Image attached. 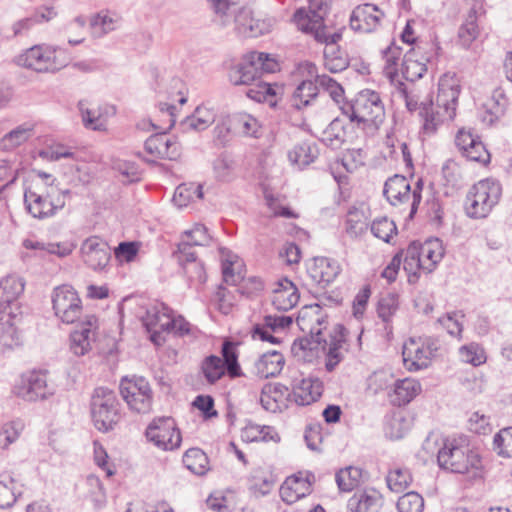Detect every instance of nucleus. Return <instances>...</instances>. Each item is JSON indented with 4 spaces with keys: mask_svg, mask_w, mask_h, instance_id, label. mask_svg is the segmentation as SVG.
<instances>
[{
    "mask_svg": "<svg viewBox=\"0 0 512 512\" xmlns=\"http://www.w3.org/2000/svg\"><path fill=\"white\" fill-rule=\"evenodd\" d=\"M460 94V85L454 75L445 74L439 79L436 104H422L420 118L424 135H433L447 120H453Z\"/></svg>",
    "mask_w": 512,
    "mask_h": 512,
    "instance_id": "1",
    "label": "nucleus"
},
{
    "mask_svg": "<svg viewBox=\"0 0 512 512\" xmlns=\"http://www.w3.org/2000/svg\"><path fill=\"white\" fill-rule=\"evenodd\" d=\"M308 2V8H299L293 15V21L298 30L313 37L317 43L340 41L341 32L329 33L324 24L329 0H309Z\"/></svg>",
    "mask_w": 512,
    "mask_h": 512,
    "instance_id": "2",
    "label": "nucleus"
},
{
    "mask_svg": "<svg viewBox=\"0 0 512 512\" xmlns=\"http://www.w3.org/2000/svg\"><path fill=\"white\" fill-rule=\"evenodd\" d=\"M437 462L443 470L464 474L479 467L480 457L470 447L467 438L461 436L444 440L437 453Z\"/></svg>",
    "mask_w": 512,
    "mask_h": 512,
    "instance_id": "3",
    "label": "nucleus"
},
{
    "mask_svg": "<svg viewBox=\"0 0 512 512\" xmlns=\"http://www.w3.org/2000/svg\"><path fill=\"white\" fill-rule=\"evenodd\" d=\"M340 109L351 122H357L363 127L378 128L385 119V109L380 95L369 89L358 93L352 102H345Z\"/></svg>",
    "mask_w": 512,
    "mask_h": 512,
    "instance_id": "4",
    "label": "nucleus"
},
{
    "mask_svg": "<svg viewBox=\"0 0 512 512\" xmlns=\"http://www.w3.org/2000/svg\"><path fill=\"white\" fill-rule=\"evenodd\" d=\"M278 69V63L263 52H250L229 70V81L235 86L253 85L264 74Z\"/></svg>",
    "mask_w": 512,
    "mask_h": 512,
    "instance_id": "5",
    "label": "nucleus"
},
{
    "mask_svg": "<svg viewBox=\"0 0 512 512\" xmlns=\"http://www.w3.org/2000/svg\"><path fill=\"white\" fill-rule=\"evenodd\" d=\"M90 406L94 426L101 432L113 430L121 419L120 402L115 392L108 388H96Z\"/></svg>",
    "mask_w": 512,
    "mask_h": 512,
    "instance_id": "6",
    "label": "nucleus"
},
{
    "mask_svg": "<svg viewBox=\"0 0 512 512\" xmlns=\"http://www.w3.org/2000/svg\"><path fill=\"white\" fill-rule=\"evenodd\" d=\"M24 287L23 278L17 275H8L0 280V336L14 333V309H18L17 299Z\"/></svg>",
    "mask_w": 512,
    "mask_h": 512,
    "instance_id": "7",
    "label": "nucleus"
},
{
    "mask_svg": "<svg viewBox=\"0 0 512 512\" xmlns=\"http://www.w3.org/2000/svg\"><path fill=\"white\" fill-rule=\"evenodd\" d=\"M59 49L49 44H37L15 58L17 65L39 73L56 72L65 64L58 60Z\"/></svg>",
    "mask_w": 512,
    "mask_h": 512,
    "instance_id": "8",
    "label": "nucleus"
},
{
    "mask_svg": "<svg viewBox=\"0 0 512 512\" xmlns=\"http://www.w3.org/2000/svg\"><path fill=\"white\" fill-rule=\"evenodd\" d=\"M296 322L302 331L308 330L311 339L301 338L298 343L295 341L293 350L299 346L301 350H314L321 344V326L326 322L325 317L321 314V306L319 304H311L304 306L298 313Z\"/></svg>",
    "mask_w": 512,
    "mask_h": 512,
    "instance_id": "9",
    "label": "nucleus"
},
{
    "mask_svg": "<svg viewBox=\"0 0 512 512\" xmlns=\"http://www.w3.org/2000/svg\"><path fill=\"white\" fill-rule=\"evenodd\" d=\"M120 393L131 410L142 414L152 410L153 393L149 382L144 377L123 378L120 383Z\"/></svg>",
    "mask_w": 512,
    "mask_h": 512,
    "instance_id": "10",
    "label": "nucleus"
},
{
    "mask_svg": "<svg viewBox=\"0 0 512 512\" xmlns=\"http://www.w3.org/2000/svg\"><path fill=\"white\" fill-rule=\"evenodd\" d=\"M145 436L157 448L171 451L180 447L182 437L176 422L172 417L154 418L146 428Z\"/></svg>",
    "mask_w": 512,
    "mask_h": 512,
    "instance_id": "11",
    "label": "nucleus"
},
{
    "mask_svg": "<svg viewBox=\"0 0 512 512\" xmlns=\"http://www.w3.org/2000/svg\"><path fill=\"white\" fill-rule=\"evenodd\" d=\"M52 307L55 316L63 323L72 324L80 319L83 306L77 291L70 285L54 288Z\"/></svg>",
    "mask_w": 512,
    "mask_h": 512,
    "instance_id": "12",
    "label": "nucleus"
},
{
    "mask_svg": "<svg viewBox=\"0 0 512 512\" xmlns=\"http://www.w3.org/2000/svg\"><path fill=\"white\" fill-rule=\"evenodd\" d=\"M438 47L433 43L416 44L405 53L401 73L407 81L420 79L427 71L426 64L436 58Z\"/></svg>",
    "mask_w": 512,
    "mask_h": 512,
    "instance_id": "13",
    "label": "nucleus"
},
{
    "mask_svg": "<svg viewBox=\"0 0 512 512\" xmlns=\"http://www.w3.org/2000/svg\"><path fill=\"white\" fill-rule=\"evenodd\" d=\"M14 389L18 397L28 402L46 400L55 393L54 387L48 384L46 372L36 370L23 373Z\"/></svg>",
    "mask_w": 512,
    "mask_h": 512,
    "instance_id": "14",
    "label": "nucleus"
},
{
    "mask_svg": "<svg viewBox=\"0 0 512 512\" xmlns=\"http://www.w3.org/2000/svg\"><path fill=\"white\" fill-rule=\"evenodd\" d=\"M172 311L164 304L158 303L147 309L142 317L143 326L150 334V340L157 346L165 342L164 333L169 330Z\"/></svg>",
    "mask_w": 512,
    "mask_h": 512,
    "instance_id": "15",
    "label": "nucleus"
},
{
    "mask_svg": "<svg viewBox=\"0 0 512 512\" xmlns=\"http://www.w3.org/2000/svg\"><path fill=\"white\" fill-rule=\"evenodd\" d=\"M235 30L242 37H259L269 33L274 26L270 17L255 18L249 8H241L234 17Z\"/></svg>",
    "mask_w": 512,
    "mask_h": 512,
    "instance_id": "16",
    "label": "nucleus"
},
{
    "mask_svg": "<svg viewBox=\"0 0 512 512\" xmlns=\"http://www.w3.org/2000/svg\"><path fill=\"white\" fill-rule=\"evenodd\" d=\"M347 329L342 324H336L329 335V339L321 340L323 352L325 354V369L332 372L344 359V352L347 341Z\"/></svg>",
    "mask_w": 512,
    "mask_h": 512,
    "instance_id": "17",
    "label": "nucleus"
},
{
    "mask_svg": "<svg viewBox=\"0 0 512 512\" xmlns=\"http://www.w3.org/2000/svg\"><path fill=\"white\" fill-rule=\"evenodd\" d=\"M455 144L464 157L470 161L486 165L490 162V153L478 135L471 130L460 129L455 137Z\"/></svg>",
    "mask_w": 512,
    "mask_h": 512,
    "instance_id": "18",
    "label": "nucleus"
},
{
    "mask_svg": "<svg viewBox=\"0 0 512 512\" xmlns=\"http://www.w3.org/2000/svg\"><path fill=\"white\" fill-rule=\"evenodd\" d=\"M28 212L35 218L53 215L65 205L66 194H23Z\"/></svg>",
    "mask_w": 512,
    "mask_h": 512,
    "instance_id": "19",
    "label": "nucleus"
},
{
    "mask_svg": "<svg viewBox=\"0 0 512 512\" xmlns=\"http://www.w3.org/2000/svg\"><path fill=\"white\" fill-rule=\"evenodd\" d=\"M98 319L89 314L79 324V328L70 334V351L75 356H84L91 350V344L95 340Z\"/></svg>",
    "mask_w": 512,
    "mask_h": 512,
    "instance_id": "20",
    "label": "nucleus"
},
{
    "mask_svg": "<svg viewBox=\"0 0 512 512\" xmlns=\"http://www.w3.org/2000/svg\"><path fill=\"white\" fill-rule=\"evenodd\" d=\"M145 151L151 156L148 162H155L157 159L174 160L180 155V146L165 132L151 135L144 145Z\"/></svg>",
    "mask_w": 512,
    "mask_h": 512,
    "instance_id": "21",
    "label": "nucleus"
},
{
    "mask_svg": "<svg viewBox=\"0 0 512 512\" xmlns=\"http://www.w3.org/2000/svg\"><path fill=\"white\" fill-rule=\"evenodd\" d=\"M193 246L190 241L181 238L173 256L190 280L203 283L206 280L205 270L202 263L196 260Z\"/></svg>",
    "mask_w": 512,
    "mask_h": 512,
    "instance_id": "22",
    "label": "nucleus"
},
{
    "mask_svg": "<svg viewBox=\"0 0 512 512\" xmlns=\"http://www.w3.org/2000/svg\"><path fill=\"white\" fill-rule=\"evenodd\" d=\"M383 17L384 13L376 5L365 3L352 11L350 26L355 31L370 33L380 26Z\"/></svg>",
    "mask_w": 512,
    "mask_h": 512,
    "instance_id": "23",
    "label": "nucleus"
},
{
    "mask_svg": "<svg viewBox=\"0 0 512 512\" xmlns=\"http://www.w3.org/2000/svg\"><path fill=\"white\" fill-rule=\"evenodd\" d=\"M81 252L85 264L94 270L105 268L111 258L108 244L98 237L86 239L81 246Z\"/></svg>",
    "mask_w": 512,
    "mask_h": 512,
    "instance_id": "24",
    "label": "nucleus"
},
{
    "mask_svg": "<svg viewBox=\"0 0 512 512\" xmlns=\"http://www.w3.org/2000/svg\"><path fill=\"white\" fill-rule=\"evenodd\" d=\"M339 272V265L334 260L326 257L315 258L307 270L311 281L322 288L333 282Z\"/></svg>",
    "mask_w": 512,
    "mask_h": 512,
    "instance_id": "25",
    "label": "nucleus"
},
{
    "mask_svg": "<svg viewBox=\"0 0 512 512\" xmlns=\"http://www.w3.org/2000/svg\"><path fill=\"white\" fill-rule=\"evenodd\" d=\"M382 505V495L371 488L356 491L347 502V510L348 512H378Z\"/></svg>",
    "mask_w": 512,
    "mask_h": 512,
    "instance_id": "26",
    "label": "nucleus"
},
{
    "mask_svg": "<svg viewBox=\"0 0 512 512\" xmlns=\"http://www.w3.org/2000/svg\"><path fill=\"white\" fill-rule=\"evenodd\" d=\"M323 392V383L318 378H303L293 387L292 400L299 406L317 401Z\"/></svg>",
    "mask_w": 512,
    "mask_h": 512,
    "instance_id": "27",
    "label": "nucleus"
},
{
    "mask_svg": "<svg viewBox=\"0 0 512 512\" xmlns=\"http://www.w3.org/2000/svg\"><path fill=\"white\" fill-rule=\"evenodd\" d=\"M501 194H467L464 208L470 218H485L499 202Z\"/></svg>",
    "mask_w": 512,
    "mask_h": 512,
    "instance_id": "28",
    "label": "nucleus"
},
{
    "mask_svg": "<svg viewBox=\"0 0 512 512\" xmlns=\"http://www.w3.org/2000/svg\"><path fill=\"white\" fill-rule=\"evenodd\" d=\"M403 362L409 371H419L429 366L431 353L421 343L410 339L403 347Z\"/></svg>",
    "mask_w": 512,
    "mask_h": 512,
    "instance_id": "29",
    "label": "nucleus"
},
{
    "mask_svg": "<svg viewBox=\"0 0 512 512\" xmlns=\"http://www.w3.org/2000/svg\"><path fill=\"white\" fill-rule=\"evenodd\" d=\"M23 494V485L10 471L0 473V508L12 507Z\"/></svg>",
    "mask_w": 512,
    "mask_h": 512,
    "instance_id": "30",
    "label": "nucleus"
},
{
    "mask_svg": "<svg viewBox=\"0 0 512 512\" xmlns=\"http://www.w3.org/2000/svg\"><path fill=\"white\" fill-rule=\"evenodd\" d=\"M299 301L296 286L287 278L278 282V288L273 291L272 304L279 311L292 309Z\"/></svg>",
    "mask_w": 512,
    "mask_h": 512,
    "instance_id": "31",
    "label": "nucleus"
},
{
    "mask_svg": "<svg viewBox=\"0 0 512 512\" xmlns=\"http://www.w3.org/2000/svg\"><path fill=\"white\" fill-rule=\"evenodd\" d=\"M79 109L82 116L83 125L87 129L95 131H104L107 127V117L109 114H114L115 109L112 106H105L103 108H88L83 101L79 102Z\"/></svg>",
    "mask_w": 512,
    "mask_h": 512,
    "instance_id": "32",
    "label": "nucleus"
},
{
    "mask_svg": "<svg viewBox=\"0 0 512 512\" xmlns=\"http://www.w3.org/2000/svg\"><path fill=\"white\" fill-rule=\"evenodd\" d=\"M284 364L282 353L276 350L266 352L255 362V374L262 379L275 377L280 374Z\"/></svg>",
    "mask_w": 512,
    "mask_h": 512,
    "instance_id": "33",
    "label": "nucleus"
},
{
    "mask_svg": "<svg viewBox=\"0 0 512 512\" xmlns=\"http://www.w3.org/2000/svg\"><path fill=\"white\" fill-rule=\"evenodd\" d=\"M420 384L410 378L399 379L394 383L393 392L389 394V399L394 406H404L411 402L420 392Z\"/></svg>",
    "mask_w": 512,
    "mask_h": 512,
    "instance_id": "34",
    "label": "nucleus"
},
{
    "mask_svg": "<svg viewBox=\"0 0 512 512\" xmlns=\"http://www.w3.org/2000/svg\"><path fill=\"white\" fill-rule=\"evenodd\" d=\"M233 132L243 136L259 138L261 136L262 126L257 118L245 112H239L228 117Z\"/></svg>",
    "mask_w": 512,
    "mask_h": 512,
    "instance_id": "35",
    "label": "nucleus"
},
{
    "mask_svg": "<svg viewBox=\"0 0 512 512\" xmlns=\"http://www.w3.org/2000/svg\"><path fill=\"white\" fill-rule=\"evenodd\" d=\"M311 491V484L299 477L290 476L280 487V497L287 504H293Z\"/></svg>",
    "mask_w": 512,
    "mask_h": 512,
    "instance_id": "36",
    "label": "nucleus"
},
{
    "mask_svg": "<svg viewBox=\"0 0 512 512\" xmlns=\"http://www.w3.org/2000/svg\"><path fill=\"white\" fill-rule=\"evenodd\" d=\"M281 93L282 87L278 84H270L265 81H259L248 89L246 95L256 102H264L267 103L270 107H276Z\"/></svg>",
    "mask_w": 512,
    "mask_h": 512,
    "instance_id": "37",
    "label": "nucleus"
},
{
    "mask_svg": "<svg viewBox=\"0 0 512 512\" xmlns=\"http://www.w3.org/2000/svg\"><path fill=\"white\" fill-rule=\"evenodd\" d=\"M216 120V113L212 108L198 106L194 113L187 116L181 126L184 131H203Z\"/></svg>",
    "mask_w": 512,
    "mask_h": 512,
    "instance_id": "38",
    "label": "nucleus"
},
{
    "mask_svg": "<svg viewBox=\"0 0 512 512\" xmlns=\"http://www.w3.org/2000/svg\"><path fill=\"white\" fill-rule=\"evenodd\" d=\"M403 252L401 253V255ZM403 269L407 273L408 282L414 284L419 279V270H424L425 260L418 250V242H412L404 252Z\"/></svg>",
    "mask_w": 512,
    "mask_h": 512,
    "instance_id": "39",
    "label": "nucleus"
},
{
    "mask_svg": "<svg viewBox=\"0 0 512 512\" xmlns=\"http://www.w3.org/2000/svg\"><path fill=\"white\" fill-rule=\"evenodd\" d=\"M418 250L425 260L424 271L432 272L444 256L442 241L438 238L426 240L423 244L418 243Z\"/></svg>",
    "mask_w": 512,
    "mask_h": 512,
    "instance_id": "40",
    "label": "nucleus"
},
{
    "mask_svg": "<svg viewBox=\"0 0 512 512\" xmlns=\"http://www.w3.org/2000/svg\"><path fill=\"white\" fill-rule=\"evenodd\" d=\"M338 42L339 41L323 43L325 45L324 65L325 68L332 73L341 72L349 65L347 55L336 45Z\"/></svg>",
    "mask_w": 512,
    "mask_h": 512,
    "instance_id": "41",
    "label": "nucleus"
},
{
    "mask_svg": "<svg viewBox=\"0 0 512 512\" xmlns=\"http://www.w3.org/2000/svg\"><path fill=\"white\" fill-rule=\"evenodd\" d=\"M318 148L315 144L302 142L293 147L288 153L290 162L299 168H304L313 163L318 157Z\"/></svg>",
    "mask_w": 512,
    "mask_h": 512,
    "instance_id": "42",
    "label": "nucleus"
},
{
    "mask_svg": "<svg viewBox=\"0 0 512 512\" xmlns=\"http://www.w3.org/2000/svg\"><path fill=\"white\" fill-rule=\"evenodd\" d=\"M33 135V127L20 125L5 134L0 140V149L11 151L27 142Z\"/></svg>",
    "mask_w": 512,
    "mask_h": 512,
    "instance_id": "43",
    "label": "nucleus"
},
{
    "mask_svg": "<svg viewBox=\"0 0 512 512\" xmlns=\"http://www.w3.org/2000/svg\"><path fill=\"white\" fill-rule=\"evenodd\" d=\"M346 130L342 120L339 118L334 119L323 130L320 140L332 149H339L345 142Z\"/></svg>",
    "mask_w": 512,
    "mask_h": 512,
    "instance_id": "44",
    "label": "nucleus"
},
{
    "mask_svg": "<svg viewBox=\"0 0 512 512\" xmlns=\"http://www.w3.org/2000/svg\"><path fill=\"white\" fill-rule=\"evenodd\" d=\"M200 369L207 383L211 385L215 384L227 373L221 357L216 355L205 357L201 362Z\"/></svg>",
    "mask_w": 512,
    "mask_h": 512,
    "instance_id": "45",
    "label": "nucleus"
},
{
    "mask_svg": "<svg viewBox=\"0 0 512 512\" xmlns=\"http://www.w3.org/2000/svg\"><path fill=\"white\" fill-rule=\"evenodd\" d=\"M319 93L316 81L304 80L295 89L292 96V104L297 109L308 106Z\"/></svg>",
    "mask_w": 512,
    "mask_h": 512,
    "instance_id": "46",
    "label": "nucleus"
},
{
    "mask_svg": "<svg viewBox=\"0 0 512 512\" xmlns=\"http://www.w3.org/2000/svg\"><path fill=\"white\" fill-rule=\"evenodd\" d=\"M183 464L196 475H203L208 470V457L199 448H190L183 455Z\"/></svg>",
    "mask_w": 512,
    "mask_h": 512,
    "instance_id": "47",
    "label": "nucleus"
},
{
    "mask_svg": "<svg viewBox=\"0 0 512 512\" xmlns=\"http://www.w3.org/2000/svg\"><path fill=\"white\" fill-rule=\"evenodd\" d=\"M401 57L402 48L394 42L382 51V59L384 61L383 73L386 77L394 79L397 76Z\"/></svg>",
    "mask_w": 512,
    "mask_h": 512,
    "instance_id": "48",
    "label": "nucleus"
},
{
    "mask_svg": "<svg viewBox=\"0 0 512 512\" xmlns=\"http://www.w3.org/2000/svg\"><path fill=\"white\" fill-rule=\"evenodd\" d=\"M221 355L228 376L232 379L242 376L241 367L238 362L237 349L233 342L225 341L222 344Z\"/></svg>",
    "mask_w": 512,
    "mask_h": 512,
    "instance_id": "49",
    "label": "nucleus"
},
{
    "mask_svg": "<svg viewBox=\"0 0 512 512\" xmlns=\"http://www.w3.org/2000/svg\"><path fill=\"white\" fill-rule=\"evenodd\" d=\"M480 30L477 24L475 14H469L458 30V42L465 48H470L471 44L479 36Z\"/></svg>",
    "mask_w": 512,
    "mask_h": 512,
    "instance_id": "50",
    "label": "nucleus"
},
{
    "mask_svg": "<svg viewBox=\"0 0 512 512\" xmlns=\"http://www.w3.org/2000/svg\"><path fill=\"white\" fill-rule=\"evenodd\" d=\"M412 480L411 472L407 468H395L390 470L386 477L388 488L395 493L406 490L412 483Z\"/></svg>",
    "mask_w": 512,
    "mask_h": 512,
    "instance_id": "51",
    "label": "nucleus"
},
{
    "mask_svg": "<svg viewBox=\"0 0 512 512\" xmlns=\"http://www.w3.org/2000/svg\"><path fill=\"white\" fill-rule=\"evenodd\" d=\"M362 477V470L357 467H347L336 473V483L341 491L349 492L357 487Z\"/></svg>",
    "mask_w": 512,
    "mask_h": 512,
    "instance_id": "52",
    "label": "nucleus"
},
{
    "mask_svg": "<svg viewBox=\"0 0 512 512\" xmlns=\"http://www.w3.org/2000/svg\"><path fill=\"white\" fill-rule=\"evenodd\" d=\"M460 359L473 366H480L486 362V353L484 348L478 343L471 342L459 348Z\"/></svg>",
    "mask_w": 512,
    "mask_h": 512,
    "instance_id": "53",
    "label": "nucleus"
},
{
    "mask_svg": "<svg viewBox=\"0 0 512 512\" xmlns=\"http://www.w3.org/2000/svg\"><path fill=\"white\" fill-rule=\"evenodd\" d=\"M24 425L20 420L4 423L0 427V448L7 449L16 442L23 431Z\"/></svg>",
    "mask_w": 512,
    "mask_h": 512,
    "instance_id": "54",
    "label": "nucleus"
},
{
    "mask_svg": "<svg viewBox=\"0 0 512 512\" xmlns=\"http://www.w3.org/2000/svg\"><path fill=\"white\" fill-rule=\"evenodd\" d=\"M364 214L356 207H351L348 210L347 219L345 222V231L351 238H356L361 235L365 229Z\"/></svg>",
    "mask_w": 512,
    "mask_h": 512,
    "instance_id": "55",
    "label": "nucleus"
},
{
    "mask_svg": "<svg viewBox=\"0 0 512 512\" xmlns=\"http://www.w3.org/2000/svg\"><path fill=\"white\" fill-rule=\"evenodd\" d=\"M116 20L108 14L99 13L92 17L90 21L91 33L96 38H101L105 34L115 29Z\"/></svg>",
    "mask_w": 512,
    "mask_h": 512,
    "instance_id": "56",
    "label": "nucleus"
},
{
    "mask_svg": "<svg viewBox=\"0 0 512 512\" xmlns=\"http://www.w3.org/2000/svg\"><path fill=\"white\" fill-rule=\"evenodd\" d=\"M494 450L506 458H512V427L501 429L493 439Z\"/></svg>",
    "mask_w": 512,
    "mask_h": 512,
    "instance_id": "57",
    "label": "nucleus"
},
{
    "mask_svg": "<svg viewBox=\"0 0 512 512\" xmlns=\"http://www.w3.org/2000/svg\"><path fill=\"white\" fill-rule=\"evenodd\" d=\"M181 238L190 241L194 246H208L212 239L207 227L201 223H196L191 229L184 231Z\"/></svg>",
    "mask_w": 512,
    "mask_h": 512,
    "instance_id": "58",
    "label": "nucleus"
},
{
    "mask_svg": "<svg viewBox=\"0 0 512 512\" xmlns=\"http://www.w3.org/2000/svg\"><path fill=\"white\" fill-rule=\"evenodd\" d=\"M371 232L375 237L389 243L392 236L397 233V227L392 220L383 217L372 222Z\"/></svg>",
    "mask_w": 512,
    "mask_h": 512,
    "instance_id": "59",
    "label": "nucleus"
},
{
    "mask_svg": "<svg viewBox=\"0 0 512 512\" xmlns=\"http://www.w3.org/2000/svg\"><path fill=\"white\" fill-rule=\"evenodd\" d=\"M397 509L399 512H423L424 499L417 492H408L398 499Z\"/></svg>",
    "mask_w": 512,
    "mask_h": 512,
    "instance_id": "60",
    "label": "nucleus"
},
{
    "mask_svg": "<svg viewBox=\"0 0 512 512\" xmlns=\"http://www.w3.org/2000/svg\"><path fill=\"white\" fill-rule=\"evenodd\" d=\"M315 81L318 85V88L323 89L325 92L329 94V96L339 104L342 100L344 90L342 86L336 82L332 77L322 74L315 75Z\"/></svg>",
    "mask_w": 512,
    "mask_h": 512,
    "instance_id": "61",
    "label": "nucleus"
},
{
    "mask_svg": "<svg viewBox=\"0 0 512 512\" xmlns=\"http://www.w3.org/2000/svg\"><path fill=\"white\" fill-rule=\"evenodd\" d=\"M459 317L464 318V314L462 312L447 313L444 316L439 317L437 319V323L440 324L448 334L461 339L463 325L460 322Z\"/></svg>",
    "mask_w": 512,
    "mask_h": 512,
    "instance_id": "62",
    "label": "nucleus"
},
{
    "mask_svg": "<svg viewBox=\"0 0 512 512\" xmlns=\"http://www.w3.org/2000/svg\"><path fill=\"white\" fill-rule=\"evenodd\" d=\"M399 306L398 296L393 293H388L382 296L378 302L377 313L378 316L384 321L388 322L391 317L396 313Z\"/></svg>",
    "mask_w": 512,
    "mask_h": 512,
    "instance_id": "63",
    "label": "nucleus"
},
{
    "mask_svg": "<svg viewBox=\"0 0 512 512\" xmlns=\"http://www.w3.org/2000/svg\"><path fill=\"white\" fill-rule=\"evenodd\" d=\"M364 154L361 149L347 150L338 165H341L347 172H353L364 164Z\"/></svg>",
    "mask_w": 512,
    "mask_h": 512,
    "instance_id": "64",
    "label": "nucleus"
}]
</instances>
